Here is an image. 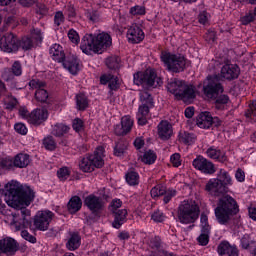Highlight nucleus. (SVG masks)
I'll use <instances>...</instances> for the list:
<instances>
[{
    "instance_id": "39",
    "label": "nucleus",
    "mask_w": 256,
    "mask_h": 256,
    "mask_svg": "<svg viewBox=\"0 0 256 256\" xmlns=\"http://www.w3.org/2000/svg\"><path fill=\"white\" fill-rule=\"evenodd\" d=\"M142 162L146 165H153L157 161V154L154 151L148 150L142 156Z\"/></svg>"
},
{
    "instance_id": "50",
    "label": "nucleus",
    "mask_w": 256,
    "mask_h": 256,
    "mask_svg": "<svg viewBox=\"0 0 256 256\" xmlns=\"http://www.w3.org/2000/svg\"><path fill=\"white\" fill-rule=\"evenodd\" d=\"M151 108H153V106L142 104L138 108L137 115H140L142 117H147V115H149V111Z\"/></svg>"
},
{
    "instance_id": "5",
    "label": "nucleus",
    "mask_w": 256,
    "mask_h": 256,
    "mask_svg": "<svg viewBox=\"0 0 256 256\" xmlns=\"http://www.w3.org/2000/svg\"><path fill=\"white\" fill-rule=\"evenodd\" d=\"M231 176L229 172L221 169L217 178H211L205 185L207 191L212 197H221L229 192V185H231Z\"/></svg>"
},
{
    "instance_id": "23",
    "label": "nucleus",
    "mask_w": 256,
    "mask_h": 256,
    "mask_svg": "<svg viewBox=\"0 0 256 256\" xmlns=\"http://www.w3.org/2000/svg\"><path fill=\"white\" fill-rule=\"evenodd\" d=\"M173 135V126L167 121H161L158 124V137L162 141H169Z\"/></svg>"
},
{
    "instance_id": "48",
    "label": "nucleus",
    "mask_w": 256,
    "mask_h": 256,
    "mask_svg": "<svg viewBox=\"0 0 256 256\" xmlns=\"http://www.w3.org/2000/svg\"><path fill=\"white\" fill-rule=\"evenodd\" d=\"M69 175L71 174L69 172V168L67 167L60 168L57 171V176L60 179V181H67V179H69Z\"/></svg>"
},
{
    "instance_id": "33",
    "label": "nucleus",
    "mask_w": 256,
    "mask_h": 256,
    "mask_svg": "<svg viewBox=\"0 0 256 256\" xmlns=\"http://www.w3.org/2000/svg\"><path fill=\"white\" fill-rule=\"evenodd\" d=\"M127 147H129V142L127 140L120 139L115 143L114 155L115 157H124L127 153Z\"/></svg>"
},
{
    "instance_id": "49",
    "label": "nucleus",
    "mask_w": 256,
    "mask_h": 256,
    "mask_svg": "<svg viewBox=\"0 0 256 256\" xmlns=\"http://www.w3.org/2000/svg\"><path fill=\"white\" fill-rule=\"evenodd\" d=\"M63 23H65V15L62 11H57L54 15V25L60 27Z\"/></svg>"
},
{
    "instance_id": "55",
    "label": "nucleus",
    "mask_w": 256,
    "mask_h": 256,
    "mask_svg": "<svg viewBox=\"0 0 256 256\" xmlns=\"http://www.w3.org/2000/svg\"><path fill=\"white\" fill-rule=\"evenodd\" d=\"M21 237L25 239V241H29V243H37V238L31 235L27 230L21 232Z\"/></svg>"
},
{
    "instance_id": "24",
    "label": "nucleus",
    "mask_w": 256,
    "mask_h": 256,
    "mask_svg": "<svg viewBox=\"0 0 256 256\" xmlns=\"http://www.w3.org/2000/svg\"><path fill=\"white\" fill-rule=\"evenodd\" d=\"M113 222L112 227L114 229H121V226L127 223V209L115 210L112 212Z\"/></svg>"
},
{
    "instance_id": "8",
    "label": "nucleus",
    "mask_w": 256,
    "mask_h": 256,
    "mask_svg": "<svg viewBox=\"0 0 256 256\" xmlns=\"http://www.w3.org/2000/svg\"><path fill=\"white\" fill-rule=\"evenodd\" d=\"M103 153H105V148L103 146H98L93 154H89L82 158L79 167L84 173H91L95 171V168L101 169L105 162L103 161Z\"/></svg>"
},
{
    "instance_id": "17",
    "label": "nucleus",
    "mask_w": 256,
    "mask_h": 256,
    "mask_svg": "<svg viewBox=\"0 0 256 256\" xmlns=\"http://www.w3.org/2000/svg\"><path fill=\"white\" fill-rule=\"evenodd\" d=\"M239 75H241V69L237 64H225L221 68L219 79L235 81V79H239Z\"/></svg>"
},
{
    "instance_id": "42",
    "label": "nucleus",
    "mask_w": 256,
    "mask_h": 256,
    "mask_svg": "<svg viewBox=\"0 0 256 256\" xmlns=\"http://www.w3.org/2000/svg\"><path fill=\"white\" fill-rule=\"evenodd\" d=\"M140 101L142 103V105H149V107H153V97L151 96V94H149V92L147 91H142L140 92Z\"/></svg>"
},
{
    "instance_id": "56",
    "label": "nucleus",
    "mask_w": 256,
    "mask_h": 256,
    "mask_svg": "<svg viewBox=\"0 0 256 256\" xmlns=\"http://www.w3.org/2000/svg\"><path fill=\"white\" fill-rule=\"evenodd\" d=\"M68 38L75 45H77L79 43V34L74 29L69 30Z\"/></svg>"
},
{
    "instance_id": "14",
    "label": "nucleus",
    "mask_w": 256,
    "mask_h": 256,
    "mask_svg": "<svg viewBox=\"0 0 256 256\" xmlns=\"http://www.w3.org/2000/svg\"><path fill=\"white\" fill-rule=\"evenodd\" d=\"M192 165L194 169L201 171V173H204L205 175H214V173L217 171L215 169V164L201 155L197 156L192 161Z\"/></svg>"
},
{
    "instance_id": "46",
    "label": "nucleus",
    "mask_w": 256,
    "mask_h": 256,
    "mask_svg": "<svg viewBox=\"0 0 256 256\" xmlns=\"http://www.w3.org/2000/svg\"><path fill=\"white\" fill-rule=\"evenodd\" d=\"M255 21V12H247L244 16L240 17V23L241 25H249L250 23H253Z\"/></svg>"
},
{
    "instance_id": "27",
    "label": "nucleus",
    "mask_w": 256,
    "mask_h": 256,
    "mask_svg": "<svg viewBox=\"0 0 256 256\" xmlns=\"http://www.w3.org/2000/svg\"><path fill=\"white\" fill-rule=\"evenodd\" d=\"M101 85H107L110 91H117L119 89V78L111 75V74H104L100 77Z\"/></svg>"
},
{
    "instance_id": "41",
    "label": "nucleus",
    "mask_w": 256,
    "mask_h": 256,
    "mask_svg": "<svg viewBox=\"0 0 256 256\" xmlns=\"http://www.w3.org/2000/svg\"><path fill=\"white\" fill-rule=\"evenodd\" d=\"M121 63V58L119 56H111L106 59V66L108 69H119V64Z\"/></svg>"
},
{
    "instance_id": "12",
    "label": "nucleus",
    "mask_w": 256,
    "mask_h": 256,
    "mask_svg": "<svg viewBox=\"0 0 256 256\" xmlns=\"http://www.w3.org/2000/svg\"><path fill=\"white\" fill-rule=\"evenodd\" d=\"M225 89L221 84L219 75H210L203 82V93L207 99H215L217 95H221Z\"/></svg>"
},
{
    "instance_id": "18",
    "label": "nucleus",
    "mask_w": 256,
    "mask_h": 256,
    "mask_svg": "<svg viewBox=\"0 0 256 256\" xmlns=\"http://www.w3.org/2000/svg\"><path fill=\"white\" fill-rule=\"evenodd\" d=\"M19 251V242L17 240L6 237L0 240V253L7 256H13Z\"/></svg>"
},
{
    "instance_id": "1",
    "label": "nucleus",
    "mask_w": 256,
    "mask_h": 256,
    "mask_svg": "<svg viewBox=\"0 0 256 256\" xmlns=\"http://www.w3.org/2000/svg\"><path fill=\"white\" fill-rule=\"evenodd\" d=\"M19 221L14 222L16 231L31 229L32 231H47L55 214L51 210L39 211L31 218V210L22 207L18 210Z\"/></svg>"
},
{
    "instance_id": "57",
    "label": "nucleus",
    "mask_w": 256,
    "mask_h": 256,
    "mask_svg": "<svg viewBox=\"0 0 256 256\" xmlns=\"http://www.w3.org/2000/svg\"><path fill=\"white\" fill-rule=\"evenodd\" d=\"M205 39L208 43L215 42V39H217V32L213 29H209L205 34Z\"/></svg>"
},
{
    "instance_id": "60",
    "label": "nucleus",
    "mask_w": 256,
    "mask_h": 256,
    "mask_svg": "<svg viewBox=\"0 0 256 256\" xmlns=\"http://www.w3.org/2000/svg\"><path fill=\"white\" fill-rule=\"evenodd\" d=\"M131 15H145V7L143 6H134L130 8Z\"/></svg>"
},
{
    "instance_id": "21",
    "label": "nucleus",
    "mask_w": 256,
    "mask_h": 256,
    "mask_svg": "<svg viewBox=\"0 0 256 256\" xmlns=\"http://www.w3.org/2000/svg\"><path fill=\"white\" fill-rule=\"evenodd\" d=\"M127 37L129 43L137 44L141 43L145 39V32L141 29V26L132 24L127 31Z\"/></svg>"
},
{
    "instance_id": "20",
    "label": "nucleus",
    "mask_w": 256,
    "mask_h": 256,
    "mask_svg": "<svg viewBox=\"0 0 256 256\" xmlns=\"http://www.w3.org/2000/svg\"><path fill=\"white\" fill-rule=\"evenodd\" d=\"M47 106H43L42 109L38 108L33 110L30 113V120L29 123L32 125H36V127H39V125H43L47 119H49V111H47Z\"/></svg>"
},
{
    "instance_id": "4",
    "label": "nucleus",
    "mask_w": 256,
    "mask_h": 256,
    "mask_svg": "<svg viewBox=\"0 0 256 256\" xmlns=\"http://www.w3.org/2000/svg\"><path fill=\"white\" fill-rule=\"evenodd\" d=\"M111 43V35L105 32L98 35L86 34L81 40L80 49L85 55H91L111 47Z\"/></svg>"
},
{
    "instance_id": "53",
    "label": "nucleus",
    "mask_w": 256,
    "mask_h": 256,
    "mask_svg": "<svg viewBox=\"0 0 256 256\" xmlns=\"http://www.w3.org/2000/svg\"><path fill=\"white\" fill-rule=\"evenodd\" d=\"M30 38L33 39V41L36 43H41L43 41V36L41 35V29L39 28L34 29L32 32V37Z\"/></svg>"
},
{
    "instance_id": "25",
    "label": "nucleus",
    "mask_w": 256,
    "mask_h": 256,
    "mask_svg": "<svg viewBox=\"0 0 256 256\" xmlns=\"http://www.w3.org/2000/svg\"><path fill=\"white\" fill-rule=\"evenodd\" d=\"M211 101H214V109H216V111H225L231 99L227 94H218L215 98H212Z\"/></svg>"
},
{
    "instance_id": "2",
    "label": "nucleus",
    "mask_w": 256,
    "mask_h": 256,
    "mask_svg": "<svg viewBox=\"0 0 256 256\" xmlns=\"http://www.w3.org/2000/svg\"><path fill=\"white\" fill-rule=\"evenodd\" d=\"M3 193L6 203L11 207H19L20 205L29 207L31 201L35 199L33 190L25 189L21 183L13 180L5 185Z\"/></svg>"
},
{
    "instance_id": "31",
    "label": "nucleus",
    "mask_w": 256,
    "mask_h": 256,
    "mask_svg": "<svg viewBox=\"0 0 256 256\" xmlns=\"http://www.w3.org/2000/svg\"><path fill=\"white\" fill-rule=\"evenodd\" d=\"M206 155H208L210 159H216L220 163H225V161H227V155H225L224 152L216 149L215 147L208 148L206 151Z\"/></svg>"
},
{
    "instance_id": "51",
    "label": "nucleus",
    "mask_w": 256,
    "mask_h": 256,
    "mask_svg": "<svg viewBox=\"0 0 256 256\" xmlns=\"http://www.w3.org/2000/svg\"><path fill=\"white\" fill-rule=\"evenodd\" d=\"M29 87L30 89H36L37 91L38 89H42L43 87H45V82L33 79L29 82Z\"/></svg>"
},
{
    "instance_id": "63",
    "label": "nucleus",
    "mask_w": 256,
    "mask_h": 256,
    "mask_svg": "<svg viewBox=\"0 0 256 256\" xmlns=\"http://www.w3.org/2000/svg\"><path fill=\"white\" fill-rule=\"evenodd\" d=\"M250 243H251V236H249L248 234H245L241 238V247H242V249H249Z\"/></svg>"
},
{
    "instance_id": "34",
    "label": "nucleus",
    "mask_w": 256,
    "mask_h": 256,
    "mask_svg": "<svg viewBox=\"0 0 256 256\" xmlns=\"http://www.w3.org/2000/svg\"><path fill=\"white\" fill-rule=\"evenodd\" d=\"M35 41L31 37H22L18 39V51L21 49L22 51H31L32 48L35 47Z\"/></svg>"
},
{
    "instance_id": "40",
    "label": "nucleus",
    "mask_w": 256,
    "mask_h": 256,
    "mask_svg": "<svg viewBox=\"0 0 256 256\" xmlns=\"http://www.w3.org/2000/svg\"><path fill=\"white\" fill-rule=\"evenodd\" d=\"M85 17L90 23H99L101 21V14L97 10H86Z\"/></svg>"
},
{
    "instance_id": "35",
    "label": "nucleus",
    "mask_w": 256,
    "mask_h": 256,
    "mask_svg": "<svg viewBox=\"0 0 256 256\" xmlns=\"http://www.w3.org/2000/svg\"><path fill=\"white\" fill-rule=\"evenodd\" d=\"M179 141L180 143H184V145H193L197 141V136L194 133L180 132Z\"/></svg>"
},
{
    "instance_id": "44",
    "label": "nucleus",
    "mask_w": 256,
    "mask_h": 256,
    "mask_svg": "<svg viewBox=\"0 0 256 256\" xmlns=\"http://www.w3.org/2000/svg\"><path fill=\"white\" fill-rule=\"evenodd\" d=\"M245 117L256 121V100L252 101L249 108L245 111Z\"/></svg>"
},
{
    "instance_id": "64",
    "label": "nucleus",
    "mask_w": 256,
    "mask_h": 256,
    "mask_svg": "<svg viewBox=\"0 0 256 256\" xmlns=\"http://www.w3.org/2000/svg\"><path fill=\"white\" fill-rule=\"evenodd\" d=\"M114 133L118 136L127 135V132L122 124H117L114 128Z\"/></svg>"
},
{
    "instance_id": "13",
    "label": "nucleus",
    "mask_w": 256,
    "mask_h": 256,
    "mask_svg": "<svg viewBox=\"0 0 256 256\" xmlns=\"http://www.w3.org/2000/svg\"><path fill=\"white\" fill-rule=\"evenodd\" d=\"M0 49L4 53H17L19 51V38L13 32H7L0 39Z\"/></svg>"
},
{
    "instance_id": "3",
    "label": "nucleus",
    "mask_w": 256,
    "mask_h": 256,
    "mask_svg": "<svg viewBox=\"0 0 256 256\" xmlns=\"http://www.w3.org/2000/svg\"><path fill=\"white\" fill-rule=\"evenodd\" d=\"M216 221L219 225H229L233 217L239 213V204L233 197L226 195L219 199L214 209Z\"/></svg>"
},
{
    "instance_id": "30",
    "label": "nucleus",
    "mask_w": 256,
    "mask_h": 256,
    "mask_svg": "<svg viewBox=\"0 0 256 256\" xmlns=\"http://www.w3.org/2000/svg\"><path fill=\"white\" fill-rule=\"evenodd\" d=\"M66 247L69 251H77V248L81 247V235L78 232L70 233Z\"/></svg>"
},
{
    "instance_id": "26",
    "label": "nucleus",
    "mask_w": 256,
    "mask_h": 256,
    "mask_svg": "<svg viewBox=\"0 0 256 256\" xmlns=\"http://www.w3.org/2000/svg\"><path fill=\"white\" fill-rule=\"evenodd\" d=\"M35 99L36 101H39V103H43L44 107L51 108L53 105V99L49 97V92L44 88L36 90Z\"/></svg>"
},
{
    "instance_id": "38",
    "label": "nucleus",
    "mask_w": 256,
    "mask_h": 256,
    "mask_svg": "<svg viewBox=\"0 0 256 256\" xmlns=\"http://www.w3.org/2000/svg\"><path fill=\"white\" fill-rule=\"evenodd\" d=\"M65 133H69V126L65 124H55L52 130V135L55 137H62Z\"/></svg>"
},
{
    "instance_id": "15",
    "label": "nucleus",
    "mask_w": 256,
    "mask_h": 256,
    "mask_svg": "<svg viewBox=\"0 0 256 256\" xmlns=\"http://www.w3.org/2000/svg\"><path fill=\"white\" fill-rule=\"evenodd\" d=\"M23 75V67L20 61H15L12 64L11 72H5L3 74V79L6 83H9L11 89H19L17 82H15V77H21Z\"/></svg>"
},
{
    "instance_id": "7",
    "label": "nucleus",
    "mask_w": 256,
    "mask_h": 256,
    "mask_svg": "<svg viewBox=\"0 0 256 256\" xmlns=\"http://www.w3.org/2000/svg\"><path fill=\"white\" fill-rule=\"evenodd\" d=\"M167 90L169 93H172L176 99L181 101H191L195 99V87L187 85L185 81L172 78L167 83Z\"/></svg>"
},
{
    "instance_id": "19",
    "label": "nucleus",
    "mask_w": 256,
    "mask_h": 256,
    "mask_svg": "<svg viewBox=\"0 0 256 256\" xmlns=\"http://www.w3.org/2000/svg\"><path fill=\"white\" fill-rule=\"evenodd\" d=\"M84 205L89 209V211L94 213V215H97V213H101V211H103V208L105 207V204L103 203V198L95 196L93 194L85 197Z\"/></svg>"
},
{
    "instance_id": "10",
    "label": "nucleus",
    "mask_w": 256,
    "mask_h": 256,
    "mask_svg": "<svg viewBox=\"0 0 256 256\" xmlns=\"http://www.w3.org/2000/svg\"><path fill=\"white\" fill-rule=\"evenodd\" d=\"M199 205L196 202L184 203L179 206L178 219L180 223L189 225V223H195L196 219H199Z\"/></svg>"
},
{
    "instance_id": "29",
    "label": "nucleus",
    "mask_w": 256,
    "mask_h": 256,
    "mask_svg": "<svg viewBox=\"0 0 256 256\" xmlns=\"http://www.w3.org/2000/svg\"><path fill=\"white\" fill-rule=\"evenodd\" d=\"M14 167L18 169H25L31 163L29 154L19 153L13 158Z\"/></svg>"
},
{
    "instance_id": "36",
    "label": "nucleus",
    "mask_w": 256,
    "mask_h": 256,
    "mask_svg": "<svg viewBox=\"0 0 256 256\" xmlns=\"http://www.w3.org/2000/svg\"><path fill=\"white\" fill-rule=\"evenodd\" d=\"M76 107L78 111H85L89 107V100L85 94L80 93L76 95Z\"/></svg>"
},
{
    "instance_id": "58",
    "label": "nucleus",
    "mask_w": 256,
    "mask_h": 256,
    "mask_svg": "<svg viewBox=\"0 0 256 256\" xmlns=\"http://www.w3.org/2000/svg\"><path fill=\"white\" fill-rule=\"evenodd\" d=\"M170 161L173 167H180L181 165V155L179 153H175L170 157Z\"/></svg>"
},
{
    "instance_id": "47",
    "label": "nucleus",
    "mask_w": 256,
    "mask_h": 256,
    "mask_svg": "<svg viewBox=\"0 0 256 256\" xmlns=\"http://www.w3.org/2000/svg\"><path fill=\"white\" fill-rule=\"evenodd\" d=\"M121 125L126 130V132L129 133L133 127V120H131V117L129 116H124L121 119Z\"/></svg>"
},
{
    "instance_id": "16",
    "label": "nucleus",
    "mask_w": 256,
    "mask_h": 256,
    "mask_svg": "<svg viewBox=\"0 0 256 256\" xmlns=\"http://www.w3.org/2000/svg\"><path fill=\"white\" fill-rule=\"evenodd\" d=\"M150 195L153 198L164 196L163 202L165 203V205H167V203H169V201H171V199H173V197H175V195H177V190L167 189V187H165L163 185H157L151 189Z\"/></svg>"
},
{
    "instance_id": "9",
    "label": "nucleus",
    "mask_w": 256,
    "mask_h": 256,
    "mask_svg": "<svg viewBox=\"0 0 256 256\" xmlns=\"http://www.w3.org/2000/svg\"><path fill=\"white\" fill-rule=\"evenodd\" d=\"M160 59L172 73H181L185 71V67H187V59L181 54L162 52Z\"/></svg>"
},
{
    "instance_id": "32",
    "label": "nucleus",
    "mask_w": 256,
    "mask_h": 256,
    "mask_svg": "<svg viewBox=\"0 0 256 256\" xmlns=\"http://www.w3.org/2000/svg\"><path fill=\"white\" fill-rule=\"evenodd\" d=\"M81 207H83V201L79 196H73L67 204V209L71 214L81 211Z\"/></svg>"
},
{
    "instance_id": "45",
    "label": "nucleus",
    "mask_w": 256,
    "mask_h": 256,
    "mask_svg": "<svg viewBox=\"0 0 256 256\" xmlns=\"http://www.w3.org/2000/svg\"><path fill=\"white\" fill-rule=\"evenodd\" d=\"M0 167L2 169H6L8 171L11 169H15L13 158H11V157L2 158L0 160Z\"/></svg>"
},
{
    "instance_id": "11",
    "label": "nucleus",
    "mask_w": 256,
    "mask_h": 256,
    "mask_svg": "<svg viewBox=\"0 0 256 256\" xmlns=\"http://www.w3.org/2000/svg\"><path fill=\"white\" fill-rule=\"evenodd\" d=\"M134 84L143 85L144 87H161L163 80L161 77H157L155 70H146L145 72H137L134 74Z\"/></svg>"
},
{
    "instance_id": "22",
    "label": "nucleus",
    "mask_w": 256,
    "mask_h": 256,
    "mask_svg": "<svg viewBox=\"0 0 256 256\" xmlns=\"http://www.w3.org/2000/svg\"><path fill=\"white\" fill-rule=\"evenodd\" d=\"M217 251L220 256H239L237 246L230 245L227 241L221 242L217 247Z\"/></svg>"
},
{
    "instance_id": "6",
    "label": "nucleus",
    "mask_w": 256,
    "mask_h": 256,
    "mask_svg": "<svg viewBox=\"0 0 256 256\" xmlns=\"http://www.w3.org/2000/svg\"><path fill=\"white\" fill-rule=\"evenodd\" d=\"M50 55L53 61L57 63H62L64 69H67L72 75H77L79 73V60L74 55L65 56L63 47L59 44H53L50 47Z\"/></svg>"
},
{
    "instance_id": "61",
    "label": "nucleus",
    "mask_w": 256,
    "mask_h": 256,
    "mask_svg": "<svg viewBox=\"0 0 256 256\" xmlns=\"http://www.w3.org/2000/svg\"><path fill=\"white\" fill-rule=\"evenodd\" d=\"M16 133L20 135H27V127L23 123H17L14 125Z\"/></svg>"
},
{
    "instance_id": "43",
    "label": "nucleus",
    "mask_w": 256,
    "mask_h": 256,
    "mask_svg": "<svg viewBox=\"0 0 256 256\" xmlns=\"http://www.w3.org/2000/svg\"><path fill=\"white\" fill-rule=\"evenodd\" d=\"M43 145L48 151H55V149H57V142H55L53 136H47L44 138Z\"/></svg>"
},
{
    "instance_id": "37",
    "label": "nucleus",
    "mask_w": 256,
    "mask_h": 256,
    "mask_svg": "<svg viewBox=\"0 0 256 256\" xmlns=\"http://www.w3.org/2000/svg\"><path fill=\"white\" fill-rule=\"evenodd\" d=\"M126 182L131 187H135V185H139V173L134 170H130L125 175Z\"/></svg>"
},
{
    "instance_id": "62",
    "label": "nucleus",
    "mask_w": 256,
    "mask_h": 256,
    "mask_svg": "<svg viewBox=\"0 0 256 256\" xmlns=\"http://www.w3.org/2000/svg\"><path fill=\"white\" fill-rule=\"evenodd\" d=\"M72 127H73L74 131L79 133V131H81L83 129V120H81L80 118L74 119Z\"/></svg>"
},
{
    "instance_id": "52",
    "label": "nucleus",
    "mask_w": 256,
    "mask_h": 256,
    "mask_svg": "<svg viewBox=\"0 0 256 256\" xmlns=\"http://www.w3.org/2000/svg\"><path fill=\"white\" fill-rule=\"evenodd\" d=\"M197 241L199 245L202 247H205L206 245H209V234L202 233L198 236Z\"/></svg>"
},
{
    "instance_id": "54",
    "label": "nucleus",
    "mask_w": 256,
    "mask_h": 256,
    "mask_svg": "<svg viewBox=\"0 0 256 256\" xmlns=\"http://www.w3.org/2000/svg\"><path fill=\"white\" fill-rule=\"evenodd\" d=\"M152 220L155 221V223H163L165 221V215H163V212L156 211L151 216Z\"/></svg>"
},
{
    "instance_id": "28",
    "label": "nucleus",
    "mask_w": 256,
    "mask_h": 256,
    "mask_svg": "<svg viewBox=\"0 0 256 256\" xmlns=\"http://www.w3.org/2000/svg\"><path fill=\"white\" fill-rule=\"evenodd\" d=\"M196 124L200 129H210L211 112H201L196 118Z\"/></svg>"
},
{
    "instance_id": "59",
    "label": "nucleus",
    "mask_w": 256,
    "mask_h": 256,
    "mask_svg": "<svg viewBox=\"0 0 256 256\" xmlns=\"http://www.w3.org/2000/svg\"><path fill=\"white\" fill-rule=\"evenodd\" d=\"M209 21V13L207 11H202L198 15V23L205 25Z\"/></svg>"
}]
</instances>
